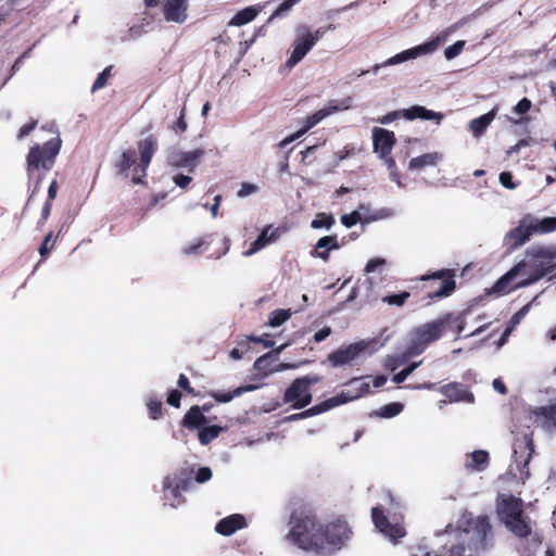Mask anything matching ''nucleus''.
Segmentation results:
<instances>
[{"mask_svg":"<svg viewBox=\"0 0 556 556\" xmlns=\"http://www.w3.org/2000/svg\"><path fill=\"white\" fill-rule=\"evenodd\" d=\"M290 531L287 539L298 547L305 551L317 552L321 545L319 530L321 526L316 515L306 508H300L292 511L290 516Z\"/></svg>","mask_w":556,"mask_h":556,"instance_id":"f257e3e1","label":"nucleus"},{"mask_svg":"<svg viewBox=\"0 0 556 556\" xmlns=\"http://www.w3.org/2000/svg\"><path fill=\"white\" fill-rule=\"evenodd\" d=\"M497 515L506 528L519 538H528L531 520L523 511V501L514 495L504 496L497 502Z\"/></svg>","mask_w":556,"mask_h":556,"instance_id":"f03ea898","label":"nucleus"},{"mask_svg":"<svg viewBox=\"0 0 556 556\" xmlns=\"http://www.w3.org/2000/svg\"><path fill=\"white\" fill-rule=\"evenodd\" d=\"M526 269L529 275L519 287L530 286L556 269V245L532 247L526 252Z\"/></svg>","mask_w":556,"mask_h":556,"instance_id":"7ed1b4c3","label":"nucleus"},{"mask_svg":"<svg viewBox=\"0 0 556 556\" xmlns=\"http://www.w3.org/2000/svg\"><path fill=\"white\" fill-rule=\"evenodd\" d=\"M62 147V140L59 135L51 138L41 144L30 147L27 156V174L29 177L38 172L40 168L43 170H51L55 164L56 156L59 155Z\"/></svg>","mask_w":556,"mask_h":556,"instance_id":"20e7f679","label":"nucleus"},{"mask_svg":"<svg viewBox=\"0 0 556 556\" xmlns=\"http://www.w3.org/2000/svg\"><path fill=\"white\" fill-rule=\"evenodd\" d=\"M447 319H435L415 328L407 344L405 355L408 357L420 355L430 343L443 336V326Z\"/></svg>","mask_w":556,"mask_h":556,"instance_id":"39448f33","label":"nucleus"},{"mask_svg":"<svg viewBox=\"0 0 556 556\" xmlns=\"http://www.w3.org/2000/svg\"><path fill=\"white\" fill-rule=\"evenodd\" d=\"M424 289L427 291L425 299L430 302L450 296L456 289L455 274L453 269H441L420 277Z\"/></svg>","mask_w":556,"mask_h":556,"instance_id":"423d86ee","label":"nucleus"},{"mask_svg":"<svg viewBox=\"0 0 556 556\" xmlns=\"http://www.w3.org/2000/svg\"><path fill=\"white\" fill-rule=\"evenodd\" d=\"M319 375H306L294 379L283 393V403L293 409H302L311 404L313 395L311 388L321 381Z\"/></svg>","mask_w":556,"mask_h":556,"instance_id":"0eeeda50","label":"nucleus"},{"mask_svg":"<svg viewBox=\"0 0 556 556\" xmlns=\"http://www.w3.org/2000/svg\"><path fill=\"white\" fill-rule=\"evenodd\" d=\"M352 530L346 520L342 518H336L327 525H323L319 530L320 539L318 540L321 541V545L318 546L317 553L340 549L350 540Z\"/></svg>","mask_w":556,"mask_h":556,"instance_id":"6e6552de","label":"nucleus"},{"mask_svg":"<svg viewBox=\"0 0 556 556\" xmlns=\"http://www.w3.org/2000/svg\"><path fill=\"white\" fill-rule=\"evenodd\" d=\"M371 519L376 529L394 543H397L400 539L406 535V530L402 522L395 515L393 516L392 522L381 506L371 508Z\"/></svg>","mask_w":556,"mask_h":556,"instance_id":"1a4fd4ad","label":"nucleus"},{"mask_svg":"<svg viewBox=\"0 0 556 556\" xmlns=\"http://www.w3.org/2000/svg\"><path fill=\"white\" fill-rule=\"evenodd\" d=\"M137 147L140 156L139 162L134 167V175L131 181L135 185H141L144 182L143 178L147 176V170L152 161V157L154 153L157 151V139L153 135H150L147 138L139 140L137 142Z\"/></svg>","mask_w":556,"mask_h":556,"instance_id":"9d476101","label":"nucleus"},{"mask_svg":"<svg viewBox=\"0 0 556 556\" xmlns=\"http://www.w3.org/2000/svg\"><path fill=\"white\" fill-rule=\"evenodd\" d=\"M352 97H346L341 100H329L325 108L316 111L315 113L308 115L305 118L303 126L298 130L299 135L302 137L311 128H313L315 125L321 122L325 117L339 111L349 110L352 106Z\"/></svg>","mask_w":556,"mask_h":556,"instance_id":"9b49d317","label":"nucleus"},{"mask_svg":"<svg viewBox=\"0 0 556 556\" xmlns=\"http://www.w3.org/2000/svg\"><path fill=\"white\" fill-rule=\"evenodd\" d=\"M315 46L314 38H311V29L306 25L296 28V35L292 43V52L286 61V66L292 68L300 63Z\"/></svg>","mask_w":556,"mask_h":556,"instance_id":"f8f14e48","label":"nucleus"},{"mask_svg":"<svg viewBox=\"0 0 556 556\" xmlns=\"http://www.w3.org/2000/svg\"><path fill=\"white\" fill-rule=\"evenodd\" d=\"M368 393H370V386L368 382H365L361 379H353L349 382L346 390L341 391L337 395L323 401V404L327 405L325 406L327 412L339 405L359 399Z\"/></svg>","mask_w":556,"mask_h":556,"instance_id":"ddd939ff","label":"nucleus"},{"mask_svg":"<svg viewBox=\"0 0 556 556\" xmlns=\"http://www.w3.org/2000/svg\"><path fill=\"white\" fill-rule=\"evenodd\" d=\"M447 35H448V31H443L442 34L438 35L435 38H433L432 40H430L424 45L404 50V51L391 56L390 59H388L386 62L382 63L381 66H390V65L400 64V63L406 62L408 60L416 59L421 54L431 53L442 42H444L446 40Z\"/></svg>","mask_w":556,"mask_h":556,"instance_id":"4468645a","label":"nucleus"},{"mask_svg":"<svg viewBox=\"0 0 556 556\" xmlns=\"http://www.w3.org/2000/svg\"><path fill=\"white\" fill-rule=\"evenodd\" d=\"M459 528L464 532L472 531L480 543H485L489 534H491V523L486 515L472 517L471 513H466L462 516Z\"/></svg>","mask_w":556,"mask_h":556,"instance_id":"2eb2a0df","label":"nucleus"},{"mask_svg":"<svg viewBox=\"0 0 556 556\" xmlns=\"http://www.w3.org/2000/svg\"><path fill=\"white\" fill-rule=\"evenodd\" d=\"M368 343L365 341H358L351 343L346 346H342L327 356V361L332 367H341L351 364L366 349Z\"/></svg>","mask_w":556,"mask_h":556,"instance_id":"dca6fc26","label":"nucleus"},{"mask_svg":"<svg viewBox=\"0 0 556 556\" xmlns=\"http://www.w3.org/2000/svg\"><path fill=\"white\" fill-rule=\"evenodd\" d=\"M533 452L534 445L531 438H526L525 442L515 444L514 459L521 479H528L530 477L529 463Z\"/></svg>","mask_w":556,"mask_h":556,"instance_id":"f3484780","label":"nucleus"},{"mask_svg":"<svg viewBox=\"0 0 556 556\" xmlns=\"http://www.w3.org/2000/svg\"><path fill=\"white\" fill-rule=\"evenodd\" d=\"M205 150L195 149L193 151H174L168 155V164L177 168H188L192 172L204 156Z\"/></svg>","mask_w":556,"mask_h":556,"instance_id":"a211bd4d","label":"nucleus"},{"mask_svg":"<svg viewBox=\"0 0 556 556\" xmlns=\"http://www.w3.org/2000/svg\"><path fill=\"white\" fill-rule=\"evenodd\" d=\"M395 135L393 131L375 127L372 130V146L374 152L378 153L379 156H388L391 154L392 149L395 144Z\"/></svg>","mask_w":556,"mask_h":556,"instance_id":"6ab92c4d","label":"nucleus"},{"mask_svg":"<svg viewBox=\"0 0 556 556\" xmlns=\"http://www.w3.org/2000/svg\"><path fill=\"white\" fill-rule=\"evenodd\" d=\"M216 241L222 242L224 245L222 252H219L217 256H219L220 254H225L229 249V241L227 238H222L216 233L206 235L202 238L197 239L193 243L185 247L182 249V252L186 255L200 254L204 251H207L208 245Z\"/></svg>","mask_w":556,"mask_h":556,"instance_id":"aec40b11","label":"nucleus"},{"mask_svg":"<svg viewBox=\"0 0 556 556\" xmlns=\"http://www.w3.org/2000/svg\"><path fill=\"white\" fill-rule=\"evenodd\" d=\"M192 473L193 470L191 468H182L173 478L166 477L163 486L170 490L175 497H180V493L189 489Z\"/></svg>","mask_w":556,"mask_h":556,"instance_id":"412c9836","label":"nucleus"},{"mask_svg":"<svg viewBox=\"0 0 556 556\" xmlns=\"http://www.w3.org/2000/svg\"><path fill=\"white\" fill-rule=\"evenodd\" d=\"M526 269V263L519 262L505 275H503L489 290V293L506 294L519 287V282L511 285L513 279Z\"/></svg>","mask_w":556,"mask_h":556,"instance_id":"4be33fe9","label":"nucleus"},{"mask_svg":"<svg viewBox=\"0 0 556 556\" xmlns=\"http://www.w3.org/2000/svg\"><path fill=\"white\" fill-rule=\"evenodd\" d=\"M188 0H166L163 8V14L167 22L182 24L188 14Z\"/></svg>","mask_w":556,"mask_h":556,"instance_id":"5701e85b","label":"nucleus"},{"mask_svg":"<svg viewBox=\"0 0 556 556\" xmlns=\"http://www.w3.org/2000/svg\"><path fill=\"white\" fill-rule=\"evenodd\" d=\"M440 392L451 402L473 403L475 395L469 389L460 382H451L441 387Z\"/></svg>","mask_w":556,"mask_h":556,"instance_id":"b1692460","label":"nucleus"},{"mask_svg":"<svg viewBox=\"0 0 556 556\" xmlns=\"http://www.w3.org/2000/svg\"><path fill=\"white\" fill-rule=\"evenodd\" d=\"M534 233L531 224L526 225L521 222L517 227L509 230L505 236V244L509 249H517L525 244Z\"/></svg>","mask_w":556,"mask_h":556,"instance_id":"393cba45","label":"nucleus"},{"mask_svg":"<svg viewBox=\"0 0 556 556\" xmlns=\"http://www.w3.org/2000/svg\"><path fill=\"white\" fill-rule=\"evenodd\" d=\"M281 232L279 228L273 229L271 225H267L264 227L262 232L258 235V237L251 243L250 249L244 253L245 255H252L263 248H265L267 244H270L275 241H277L280 237Z\"/></svg>","mask_w":556,"mask_h":556,"instance_id":"a878e982","label":"nucleus"},{"mask_svg":"<svg viewBox=\"0 0 556 556\" xmlns=\"http://www.w3.org/2000/svg\"><path fill=\"white\" fill-rule=\"evenodd\" d=\"M247 527V521L244 516L240 514H233L228 517L220 519L215 530L217 533L228 536L233 534L237 530L243 529Z\"/></svg>","mask_w":556,"mask_h":556,"instance_id":"bb28decb","label":"nucleus"},{"mask_svg":"<svg viewBox=\"0 0 556 556\" xmlns=\"http://www.w3.org/2000/svg\"><path fill=\"white\" fill-rule=\"evenodd\" d=\"M339 248L340 244L336 235L325 236L318 239L314 250L311 252V255L327 262L329 260V252L331 250H338Z\"/></svg>","mask_w":556,"mask_h":556,"instance_id":"cd10ccee","label":"nucleus"},{"mask_svg":"<svg viewBox=\"0 0 556 556\" xmlns=\"http://www.w3.org/2000/svg\"><path fill=\"white\" fill-rule=\"evenodd\" d=\"M402 116L408 121H414L417 118L425 121L435 119L438 124H440L444 117L442 113L428 110L425 106L420 105H413L408 109L403 110Z\"/></svg>","mask_w":556,"mask_h":556,"instance_id":"c85d7f7f","label":"nucleus"},{"mask_svg":"<svg viewBox=\"0 0 556 556\" xmlns=\"http://www.w3.org/2000/svg\"><path fill=\"white\" fill-rule=\"evenodd\" d=\"M207 422V418L203 413H201V408L199 405L191 406L181 420V426L188 430L201 429Z\"/></svg>","mask_w":556,"mask_h":556,"instance_id":"c756f323","label":"nucleus"},{"mask_svg":"<svg viewBox=\"0 0 556 556\" xmlns=\"http://www.w3.org/2000/svg\"><path fill=\"white\" fill-rule=\"evenodd\" d=\"M466 314H467V311H463L457 314L446 313V314L442 315L441 317H439L438 319H445V318L448 319V320H446L447 323L444 324V326H443V333L446 331H452L453 333L456 334V337H459L466 326V319H465Z\"/></svg>","mask_w":556,"mask_h":556,"instance_id":"7c9ffc66","label":"nucleus"},{"mask_svg":"<svg viewBox=\"0 0 556 556\" xmlns=\"http://www.w3.org/2000/svg\"><path fill=\"white\" fill-rule=\"evenodd\" d=\"M497 114V109L493 108L488 113L473 118L469 122V130L472 132L473 137L479 138L484 134L486 128L490 126V124L493 122Z\"/></svg>","mask_w":556,"mask_h":556,"instance_id":"2f4dec72","label":"nucleus"},{"mask_svg":"<svg viewBox=\"0 0 556 556\" xmlns=\"http://www.w3.org/2000/svg\"><path fill=\"white\" fill-rule=\"evenodd\" d=\"M442 160V154L439 152H429L419 156L410 159L408 163L409 170H420L428 166H437Z\"/></svg>","mask_w":556,"mask_h":556,"instance_id":"473e14b6","label":"nucleus"},{"mask_svg":"<svg viewBox=\"0 0 556 556\" xmlns=\"http://www.w3.org/2000/svg\"><path fill=\"white\" fill-rule=\"evenodd\" d=\"M466 468L468 470L482 471L489 465V453L483 450L475 451L467 456Z\"/></svg>","mask_w":556,"mask_h":556,"instance_id":"72a5a7b5","label":"nucleus"},{"mask_svg":"<svg viewBox=\"0 0 556 556\" xmlns=\"http://www.w3.org/2000/svg\"><path fill=\"white\" fill-rule=\"evenodd\" d=\"M256 387L253 384H247L236 388L231 392H220V391H211L208 395L213 397L217 403H228L232 401L236 396L242 395L244 392H250L255 390Z\"/></svg>","mask_w":556,"mask_h":556,"instance_id":"f704fd0d","label":"nucleus"},{"mask_svg":"<svg viewBox=\"0 0 556 556\" xmlns=\"http://www.w3.org/2000/svg\"><path fill=\"white\" fill-rule=\"evenodd\" d=\"M136 164V152L131 149L122 152L114 162V167L121 175L128 176V170Z\"/></svg>","mask_w":556,"mask_h":556,"instance_id":"c9c22d12","label":"nucleus"},{"mask_svg":"<svg viewBox=\"0 0 556 556\" xmlns=\"http://www.w3.org/2000/svg\"><path fill=\"white\" fill-rule=\"evenodd\" d=\"M275 362L276 358L273 356L271 352H268L256 358L254 362V369L263 376H268L277 371Z\"/></svg>","mask_w":556,"mask_h":556,"instance_id":"e433bc0d","label":"nucleus"},{"mask_svg":"<svg viewBox=\"0 0 556 556\" xmlns=\"http://www.w3.org/2000/svg\"><path fill=\"white\" fill-rule=\"evenodd\" d=\"M260 10L254 7H248L238 11L230 20L229 25L242 26L252 22L258 14Z\"/></svg>","mask_w":556,"mask_h":556,"instance_id":"4c0bfd02","label":"nucleus"},{"mask_svg":"<svg viewBox=\"0 0 556 556\" xmlns=\"http://www.w3.org/2000/svg\"><path fill=\"white\" fill-rule=\"evenodd\" d=\"M225 428L220 426H208V427H202L198 432L199 442L202 445H208L213 440H215Z\"/></svg>","mask_w":556,"mask_h":556,"instance_id":"58836bf2","label":"nucleus"},{"mask_svg":"<svg viewBox=\"0 0 556 556\" xmlns=\"http://www.w3.org/2000/svg\"><path fill=\"white\" fill-rule=\"evenodd\" d=\"M404 408V405L400 402L389 403L382 406L375 414L381 418H392L399 415Z\"/></svg>","mask_w":556,"mask_h":556,"instance_id":"ea45409f","label":"nucleus"},{"mask_svg":"<svg viewBox=\"0 0 556 556\" xmlns=\"http://www.w3.org/2000/svg\"><path fill=\"white\" fill-rule=\"evenodd\" d=\"M325 404L319 403V404H316L312 407H309L308 409H305L301 413H296V414H293L289 417H287V420H299V419H304V418H308V417H312V416H316V415H319V414H323L326 412V408H325Z\"/></svg>","mask_w":556,"mask_h":556,"instance_id":"a19ab883","label":"nucleus"},{"mask_svg":"<svg viewBox=\"0 0 556 556\" xmlns=\"http://www.w3.org/2000/svg\"><path fill=\"white\" fill-rule=\"evenodd\" d=\"M534 232L548 233L556 230V217H545L538 223H531Z\"/></svg>","mask_w":556,"mask_h":556,"instance_id":"79ce46f5","label":"nucleus"},{"mask_svg":"<svg viewBox=\"0 0 556 556\" xmlns=\"http://www.w3.org/2000/svg\"><path fill=\"white\" fill-rule=\"evenodd\" d=\"M291 316L289 309L278 308L270 313L268 318V325L271 327H279L287 321Z\"/></svg>","mask_w":556,"mask_h":556,"instance_id":"37998d69","label":"nucleus"},{"mask_svg":"<svg viewBox=\"0 0 556 556\" xmlns=\"http://www.w3.org/2000/svg\"><path fill=\"white\" fill-rule=\"evenodd\" d=\"M336 220L332 215L326 213L317 214L316 218L313 219L311 227L314 229L327 228L329 229L334 225Z\"/></svg>","mask_w":556,"mask_h":556,"instance_id":"c03bdc74","label":"nucleus"},{"mask_svg":"<svg viewBox=\"0 0 556 556\" xmlns=\"http://www.w3.org/2000/svg\"><path fill=\"white\" fill-rule=\"evenodd\" d=\"M409 296H410L409 292L402 291L399 294H390V295L383 296L382 298V302L387 303V304H389L391 306L401 307V306H403L406 303V301L409 299Z\"/></svg>","mask_w":556,"mask_h":556,"instance_id":"a18cd8bd","label":"nucleus"},{"mask_svg":"<svg viewBox=\"0 0 556 556\" xmlns=\"http://www.w3.org/2000/svg\"><path fill=\"white\" fill-rule=\"evenodd\" d=\"M147 407H148L149 416L151 419L157 420L162 417L163 404L156 397H150L147 402Z\"/></svg>","mask_w":556,"mask_h":556,"instance_id":"49530a36","label":"nucleus"},{"mask_svg":"<svg viewBox=\"0 0 556 556\" xmlns=\"http://www.w3.org/2000/svg\"><path fill=\"white\" fill-rule=\"evenodd\" d=\"M236 344L237 346L230 351L229 355L232 359L238 361L250 350V345L247 344V340L242 339L241 336L237 338Z\"/></svg>","mask_w":556,"mask_h":556,"instance_id":"de8ad7c7","label":"nucleus"},{"mask_svg":"<svg viewBox=\"0 0 556 556\" xmlns=\"http://www.w3.org/2000/svg\"><path fill=\"white\" fill-rule=\"evenodd\" d=\"M113 68V65H110L108 67H105L99 75L98 77L96 78L92 87H91V91L92 92H96L97 90L99 89H102L103 87L106 86L108 84V80L111 76V71Z\"/></svg>","mask_w":556,"mask_h":556,"instance_id":"09e8293b","label":"nucleus"},{"mask_svg":"<svg viewBox=\"0 0 556 556\" xmlns=\"http://www.w3.org/2000/svg\"><path fill=\"white\" fill-rule=\"evenodd\" d=\"M301 0H285L282 3L279 4V7L274 11L271 16L269 17V21H271L275 17H282L288 14V12L292 9L293 5L299 3Z\"/></svg>","mask_w":556,"mask_h":556,"instance_id":"8fccbe9b","label":"nucleus"},{"mask_svg":"<svg viewBox=\"0 0 556 556\" xmlns=\"http://www.w3.org/2000/svg\"><path fill=\"white\" fill-rule=\"evenodd\" d=\"M530 309V304L523 305L518 312H516L509 319V323L507 325V328L510 330H514L520 321L523 319V317L528 314Z\"/></svg>","mask_w":556,"mask_h":556,"instance_id":"3c124183","label":"nucleus"},{"mask_svg":"<svg viewBox=\"0 0 556 556\" xmlns=\"http://www.w3.org/2000/svg\"><path fill=\"white\" fill-rule=\"evenodd\" d=\"M465 43L466 42L464 40H458L455 43H453L452 46H448L444 50L445 58L447 60H453L454 58H456L464 50Z\"/></svg>","mask_w":556,"mask_h":556,"instance_id":"603ef678","label":"nucleus"},{"mask_svg":"<svg viewBox=\"0 0 556 556\" xmlns=\"http://www.w3.org/2000/svg\"><path fill=\"white\" fill-rule=\"evenodd\" d=\"M536 415L556 425V405L542 406L536 412Z\"/></svg>","mask_w":556,"mask_h":556,"instance_id":"864d4df0","label":"nucleus"},{"mask_svg":"<svg viewBox=\"0 0 556 556\" xmlns=\"http://www.w3.org/2000/svg\"><path fill=\"white\" fill-rule=\"evenodd\" d=\"M177 386L184 390L187 394L198 396L199 393L195 392L194 388L190 384L188 377L185 374H180L177 380Z\"/></svg>","mask_w":556,"mask_h":556,"instance_id":"5fc2aeb1","label":"nucleus"},{"mask_svg":"<svg viewBox=\"0 0 556 556\" xmlns=\"http://www.w3.org/2000/svg\"><path fill=\"white\" fill-rule=\"evenodd\" d=\"M186 117V108L184 106L181 110H180V114H179V117L178 119L170 126V128L177 132V134H182L187 130V122L185 119Z\"/></svg>","mask_w":556,"mask_h":556,"instance_id":"6e6d98bb","label":"nucleus"},{"mask_svg":"<svg viewBox=\"0 0 556 556\" xmlns=\"http://www.w3.org/2000/svg\"><path fill=\"white\" fill-rule=\"evenodd\" d=\"M361 214L357 211H353L350 214H344L341 216V223L348 228L356 225L361 220Z\"/></svg>","mask_w":556,"mask_h":556,"instance_id":"4d7b16f0","label":"nucleus"},{"mask_svg":"<svg viewBox=\"0 0 556 556\" xmlns=\"http://www.w3.org/2000/svg\"><path fill=\"white\" fill-rule=\"evenodd\" d=\"M498 179L501 185L507 189L513 190L517 187V184L514 181V177L510 172H502Z\"/></svg>","mask_w":556,"mask_h":556,"instance_id":"13d9d810","label":"nucleus"},{"mask_svg":"<svg viewBox=\"0 0 556 556\" xmlns=\"http://www.w3.org/2000/svg\"><path fill=\"white\" fill-rule=\"evenodd\" d=\"M334 28V24H328L327 26H321L314 31L311 30V38H314V43L316 45L329 30H333Z\"/></svg>","mask_w":556,"mask_h":556,"instance_id":"bf43d9fd","label":"nucleus"},{"mask_svg":"<svg viewBox=\"0 0 556 556\" xmlns=\"http://www.w3.org/2000/svg\"><path fill=\"white\" fill-rule=\"evenodd\" d=\"M37 119H30L28 123L23 125L17 132V139L21 140L24 137L28 136L37 127Z\"/></svg>","mask_w":556,"mask_h":556,"instance_id":"052dcab7","label":"nucleus"},{"mask_svg":"<svg viewBox=\"0 0 556 556\" xmlns=\"http://www.w3.org/2000/svg\"><path fill=\"white\" fill-rule=\"evenodd\" d=\"M52 237H53V232L52 231L48 232V235L45 237L42 243L39 247L38 251H39V254L42 257V260H46V257L49 255V253L52 249V247H49V243L52 240Z\"/></svg>","mask_w":556,"mask_h":556,"instance_id":"680f3d73","label":"nucleus"},{"mask_svg":"<svg viewBox=\"0 0 556 556\" xmlns=\"http://www.w3.org/2000/svg\"><path fill=\"white\" fill-rule=\"evenodd\" d=\"M180 401H181V393L178 390L172 389V390L168 391L166 402L170 406H173L175 408H179L180 407Z\"/></svg>","mask_w":556,"mask_h":556,"instance_id":"e2e57ef3","label":"nucleus"},{"mask_svg":"<svg viewBox=\"0 0 556 556\" xmlns=\"http://www.w3.org/2000/svg\"><path fill=\"white\" fill-rule=\"evenodd\" d=\"M213 476V472L210 467H201L198 469L195 473V481L198 483H204L208 481Z\"/></svg>","mask_w":556,"mask_h":556,"instance_id":"0e129e2a","label":"nucleus"},{"mask_svg":"<svg viewBox=\"0 0 556 556\" xmlns=\"http://www.w3.org/2000/svg\"><path fill=\"white\" fill-rule=\"evenodd\" d=\"M532 106V103L531 101L528 99V98H522L520 101H518V103L515 105L514 108V111L517 113V114H526L530 111Z\"/></svg>","mask_w":556,"mask_h":556,"instance_id":"69168bd1","label":"nucleus"},{"mask_svg":"<svg viewBox=\"0 0 556 556\" xmlns=\"http://www.w3.org/2000/svg\"><path fill=\"white\" fill-rule=\"evenodd\" d=\"M257 191V186L250 182H243L238 191V197L244 198Z\"/></svg>","mask_w":556,"mask_h":556,"instance_id":"338daca9","label":"nucleus"},{"mask_svg":"<svg viewBox=\"0 0 556 556\" xmlns=\"http://www.w3.org/2000/svg\"><path fill=\"white\" fill-rule=\"evenodd\" d=\"M386 261L383 258H371L365 267L366 273H374L378 267L383 266Z\"/></svg>","mask_w":556,"mask_h":556,"instance_id":"774afa93","label":"nucleus"}]
</instances>
